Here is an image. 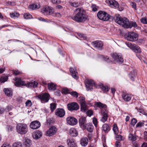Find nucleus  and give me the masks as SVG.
<instances>
[{
  "instance_id": "c03bdc74",
  "label": "nucleus",
  "mask_w": 147,
  "mask_h": 147,
  "mask_svg": "<svg viewBox=\"0 0 147 147\" xmlns=\"http://www.w3.org/2000/svg\"><path fill=\"white\" fill-rule=\"evenodd\" d=\"M10 16L12 18L15 17H18L19 16V14L18 13L16 12H14L10 13Z\"/></svg>"
},
{
  "instance_id": "4468645a",
  "label": "nucleus",
  "mask_w": 147,
  "mask_h": 147,
  "mask_svg": "<svg viewBox=\"0 0 147 147\" xmlns=\"http://www.w3.org/2000/svg\"><path fill=\"white\" fill-rule=\"evenodd\" d=\"M67 123L71 125H76L78 121L76 119L72 117H69L66 119Z\"/></svg>"
},
{
  "instance_id": "c85d7f7f",
  "label": "nucleus",
  "mask_w": 147,
  "mask_h": 147,
  "mask_svg": "<svg viewBox=\"0 0 147 147\" xmlns=\"http://www.w3.org/2000/svg\"><path fill=\"white\" fill-rule=\"evenodd\" d=\"M4 91L7 96H12V92L11 89L5 88L4 89Z\"/></svg>"
},
{
  "instance_id": "20e7f679",
  "label": "nucleus",
  "mask_w": 147,
  "mask_h": 147,
  "mask_svg": "<svg viewBox=\"0 0 147 147\" xmlns=\"http://www.w3.org/2000/svg\"><path fill=\"white\" fill-rule=\"evenodd\" d=\"M17 132L21 134H26L28 131L27 126L26 124L20 123L16 126Z\"/></svg>"
},
{
  "instance_id": "09e8293b",
  "label": "nucleus",
  "mask_w": 147,
  "mask_h": 147,
  "mask_svg": "<svg viewBox=\"0 0 147 147\" xmlns=\"http://www.w3.org/2000/svg\"><path fill=\"white\" fill-rule=\"evenodd\" d=\"M78 101L79 102L80 104L86 102L85 100V98L82 96L80 97L78 99Z\"/></svg>"
},
{
  "instance_id": "5fc2aeb1",
  "label": "nucleus",
  "mask_w": 147,
  "mask_h": 147,
  "mask_svg": "<svg viewBox=\"0 0 147 147\" xmlns=\"http://www.w3.org/2000/svg\"><path fill=\"white\" fill-rule=\"evenodd\" d=\"M12 73L14 75H18L22 74V72L20 71L16 70H13L12 71Z\"/></svg>"
},
{
  "instance_id": "4c0bfd02",
  "label": "nucleus",
  "mask_w": 147,
  "mask_h": 147,
  "mask_svg": "<svg viewBox=\"0 0 147 147\" xmlns=\"http://www.w3.org/2000/svg\"><path fill=\"white\" fill-rule=\"evenodd\" d=\"M133 50L136 53H140L141 52V50L139 46H135L133 47Z\"/></svg>"
},
{
  "instance_id": "a211bd4d",
  "label": "nucleus",
  "mask_w": 147,
  "mask_h": 147,
  "mask_svg": "<svg viewBox=\"0 0 147 147\" xmlns=\"http://www.w3.org/2000/svg\"><path fill=\"white\" fill-rule=\"evenodd\" d=\"M79 122L80 125L83 128L85 127V126L87 124L86 123V118L85 117H82L79 119Z\"/></svg>"
},
{
  "instance_id": "1a4fd4ad",
  "label": "nucleus",
  "mask_w": 147,
  "mask_h": 147,
  "mask_svg": "<svg viewBox=\"0 0 147 147\" xmlns=\"http://www.w3.org/2000/svg\"><path fill=\"white\" fill-rule=\"evenodd\" d=\"M57 129L54 126H51L46 132L47 135L49 136H51L54 135L57 132Z\"/></svg>"
},
{
  "instance_id": "dca6fc26",
  "label": "nucleus",
  "mask_w": 147,
  "mask_h": 147,
  "mask_svg": "<svg viewBox=\"0 0 147 147\" xmlns=\"http://www.w3.org/2000/svg\"><path fill=\"white\" fill-rule=\"evenodd\" d=\"M42 136V132L39 130H36L32 133V136L33 138L37 140L40 138Z\"/></svg>"
},
{
  "instance_id": "c9c22d12",
  "label": "nucleus",
  "mask_w": 147,
  "mask_h": 147,
  "mask_svg": "<svg viewBox=\"0 0 147 147\" xmlns=\"http://www.w3.org/2000/svg\"><path fill=\"white\" fill-rule=\"evenodd\" d=\"M51 12L52 13H51V15L53 16L59 17H60L61 16L60 13L55 12L53 9L52 10Z\"/></svg>"
},
{
  "instance_id": "39448f33",
  "label": "nucleus",
  "mask_w": 147,
  "mask_h": 147,
  "mask_svg": "<svg viewBox=\"0 0 147 147\" xmlns=\"http://www.w3.org/2000/svg\"><path fill=\"white\" fill-rule=\"evenodd\" d=\"M138 34L133 32H129L128 33L127 38V40L131 41H134L138 39Z\"/></svg>"
},
{
  "instance_id": "e2e57ef3",
  "label": "nucleus",
  "mask_w": 147,
  "mask_h": 147,
  "mask_svg": "<svg viewBox=\"0 0 147 147\" xmlns=\"http://www.w3.org/2000/svg\"><path fill=\"white\" fill-rule=\"evenodd\" d=\"M131 5L132 7L135 10H136V4L134 2H131Z\"/></svg>"
},
{
  "instance_id": "cd10ccee",
  "label": "nucleus",
  "mask_w": 147,
  "mask_h": 147,
  "mask_svg": "<svg viewBox=\"0 0 147 147\" xmlns=\"http://www.w3.org/2000/svg\"><path fill=\"white\" fill-rule=\"evenodd\" d=\"M88 139L86 138H82L80 141L81 145L84 146H86L88 144Z\"/></svg>"
},
{
  "instance_id": "338daca9",
  "label": "nucleus",
  "mask_w": 147,
  "mask_h": 147,
  "mask_svg": "<svg viewBox=\"0 0 147 147\" xmlns=\"http://www.w3.org/2000/svg\"><path fill=\"white\" fill-rule=\"evenodd\" d=\"M92 10L94 11H96L97 10V9L95 5H93L92 6Z\"/></svg>"
},
{
  "instance_id": "6ab92c4d",
  "label": "nucleus",
  "mask_w": 147,
  "mask_h": 147,
  "mask_svg": "<svg viewBox=\"0 0 147 147\" xmlns=\"http://www.w3.org/2000/svg\"><path fill=\"white\" fill-rule=\"evenodd\" d=\"M16 82L15 85L16 86H21L26 85V84L25 82L22 81L20 78H16Z\"/></svg>"
},
{
  "instance_id": "a878e982",
  "label": "nucleus",
  "mask_w": 147,
  "mask_h": 147,
  "mask_svg": "<svg viewBox=\"0 0 147 147\" xmlns=\"http://www.w3.org/2000/svg\"><path fill=\"white\" fill-rule=\"evenodd\" d=\"M109 3L110 5L112 7L117 8L119 7V5L118 3L115 1L112 0L109 1Z\"/></svg>"
},
{
  "instance_id": "f03ea898",
  "label": "nucleus",
  "mask_w": 147,
  "mask_h": 147,
  "mask_svg": "<svg viewBox=\"0 0 147 147\" xmlns=\"http://www.w3.org/2000/svg\"><path fill=\"white\" fill-rule=\"evenodd\" d=\"M115 20L116 23L124 28H128L129 26L128 20L126 18L121 17L119 15L116 16Z\"/></svg>"
},
{
  "instance_id": "393cba45",
  "label": "nucleus",
  "mask_w": 147,
  "mask_h": 147,
  "mask_svg": "<svg viewBox=\"0 0 147 147\" xmlns=\"http://www.w3.org/2000/svg\"><path fill=\"white\" fill-rule=\"evenodd\" d=\"M69 134L72 137H76L78 134V132L76 129L73 128H71L69 131Z\"/></svg>"
},
{
  "instance_id": "774afa93",
  "label": "nucleus",
  "mask_w": 147,
  "mask_h": 147,
  "mask_svg": "<svg viewBox=\"0 0 147 147\" xmlns=\"http://www.w3.org/2000/svg\"><path fill=\"white\" fill-rule=\"evenodd\" d=\"M115 145L117 147H120L121 143L119 141H116L115 142Z\"/></svg>"
},
{
  "instance_id": "a18cd8bd",
  "label": "nucleus",
  "mask_w": 147,
  "mask_h": 147,
  "mask_svg": "<svg viewBox=\"0 0 147 147\" xmlns=\"http://www.w3.org/2000/svg\"><path fill=\"white\" fill-rule=\"evenodd\" d=\"M69 94L74 97L77 98L78 96V94L76 91L70 92Z\"/></svg>"
},
{
  "instance_id": "69168bd1",
  "label": "nucleus",
  "mask_w": 147,
  "mask_h": 147,
  "mask_svg": "<svg viewBox=\"0 0 147 147\" xmlns=\"http://www.w3.org/2000/svg\"><path fill=\"white\" fill-rule=\"evenodd\" d=\"M10 145L8 143H4L1 147H11Z\"/></svg>"
},
{
  "instance_id": "603ef678",
  "label": "nucleus",
  "mask_w": 147,
  "mask_h": 147,
  "mask_svg": "<svg viewBox=\"0 0 147 147\" xmlns=\"http://www.w3.org/2000/svg\"><path fill=\"white\" fill-rule=\"evenodd\" d=\"M141 22L144 24H147V18H142L141 20Z\"/></svg>"
},
{
  "instance_id": "bf43d9fd",
  "label": "nucleus",
  "mask_w": 147,
  "mask_h": 147,
  "mask_svg": "<svg viewBox=\"0 0 147 147\" xmlns=\"http://www.w3.org/2000/svg\"><path fill=\"white\" fill-rule=\"evenodd\" d=\"M144 125V123L142 122H139V123H138L136 125V127H141L142 126H143Z\"/></svg>"
},
{
  "instance_id": "49530a36",
  "label": "nucleus",
  "mask_w": 147,
  "mask_h": 147,
  "mask_svg": "<svg viewBox=\"0 0 147 147\" xmlns=\"http://www.w3.org/2000/svg\"><path fill=\"white\" fill-rule=\"evenodd\" d=\"M129 27H128V28H131L132 27H136L137 26V24L135 22H129Z\"/></svg>"
},
{
  "instance_id": "680f3d73",
  "label": "nucleus",
  "mask_w": 147,
  "mask_h": 147,
  "mask_svg": "<svg viewBox=\"0 0 147 147\" xmlns=\"http://www.w3.org/2000/svg\"><path fill=\"white\" fill-rule=\"evenodd\" d=\"M12 107L11 106H8L5 109L6 111L7 112H8L12 110Z\"/></svg>"
},
{
  "instance_id": "052dcab7",
  "label": "nucleus",
  "mask_w": 147,
  "mask_h": 147,
  "mask_svg": "<svg viewBox=\"0 0 147 147\" xmlns=\"http://www.w3.org/2000/svg\"><path fill=\"white\" fill-rule=\"evenodd\" d=\"M78 35L80 38H83L84 40H85L86 38V36L82 34L79 33Z\"/></svg>"
},
{
  "instance_id": "aec40b11",
  "label": "nucleus",
  "mask_w": 147,
  "mask_h": 147,
  "mask_svg": "<svg viewBox=\"0 0 147 147\" xmlns=\"http://www.w3.org/2000/svg\"><path fill=\"white\" fill-rule=\"evenodd\" d=\"M67 142L69 147H77L76 143L73 139H68L67 140Z\"/></svg>"
},
{
  "instance_id": "f3484780",
  "label": "nucleus",
  "mask_w": 147,
  "mask_h": 147,
  "mask_svg": "<svg viewBox=\"0 0 147 147\" xmlns=\"http://www.w3.org/2000/svg\"><path fill=\"white\" fill-rule=\"evenodd\" d=\"M101 112L102 117L100 119V120L102 122L104 123L107 120L108 117L109 116L107 111V112H106L105 111H103V110H102Z\"/></svg>"
},
{
  "instance_id": "473e14b6",
  "label": "nucleus",
  "mask_w": 147,
  "mask_h": 147,
  "mask_svg": "<svg viewBox=\"0 0 147 147\" xmlns=\"http://www.w3.org/2000/svg\"><path fill=\"white\" fill-rule=\"evenodd\" d=\"M81 109L82 111L84 112L87 109V107L86 105V102L81 103Z\"/></svg>"
},
{
  "instance_id": "79ce46f5",
  "label": "nucleus",
  "mask_w": 147,
  "mask_h": 147,
  "mask_svg": "<svg viewBox=\"0 0 147 147\" xmlns=\"http://www.w3.org/2000/svg\"><path fill=\"white\" fill-rule=\"evenodd\" d=\"M56 107V104L55 103H52L50 104V109L51 112H53V111L55 109Z\"/></svg>"
},
{
  "instance_id": "7c9ffc66",
  "label": "nucleus",
  "mask_w": 147,
  "mask_h": 147,
  "mask_svg": "<svg viewBox=\"0 0 147 147\" xmlns=\"http://www.w3.org/2000/svg\"><path fill=\"white\" fill-rule=\"evenodd\" d=\"M102 128L103 130L105 133H107L110 129V127L109 125L107 124H104Z\"/></svg>"
},
{
  "instance_id": "ddd939ff",
  "label": "nucleus",
  "mask_w": 147,
  "mask_h": 147,
  "mask_svg": "<svg viewBox=\"0 0 147 147\" xmlns=\"http://www.w3.org/2000/svg\"><path fill=\"white\" fill-rule=\"evenodd\" d=\"M92 45L94 47L98 49H102L103 46V44L100 41H95L91 43Z\"/></svg>"
},
{
  "instance_id": "6e6d98bb",
  "label": "nucleus",
  "mask_w": 147,
  "mask_h": 147,
  "mask_svg": "<svg viewBox=\"0 0 147 147\" xmlns=\"http://www.w3.org/2000/svg\"><path fill=\"white\" fill-rule=\"evenodd\" d=\"M26 106L30 107L32 105V102L31 100H28L25 103Z\"/></svg>"
},
{
  "instance_id": "b1692460",
  "label": "nucleus",
  "mask_w": 147,
  "mask_h": 147,
  "mask_svg": "<svg viewBox=\"0 0 147 147\" xmlns=\"http://www.w3.org/2000/svg\"><path fill=\"white\" fill-rule=\"evenodd\" d=\"M48 89L50 91H54L56 90L57 85L53 83H48Z\"/></svg>"
},
{
  "instance_id": "f704fd0d",
  "label": "nucleus",
  "mask_w": 147,
  "mask_h": 147,
  "mask_svg": "<svg viewBox=\"0 0 147 147\" xmlns=\"http://www.w3.org/2000/svg\"><path fill=\"white\" fill-rule=\"evenodd\" d=\"M12 147H22V145L20 142H16L13 144Z\"/></svg>"
},
{
  "instance_id": "9b49d317",
  "label": "nucleus",
  "mask_w": 147,
  "mask_h": 147,
  "mask_svg": "<svg viewBox=\"0 0 147 147\" xmlns=\"http://www.w3.org/2000/svg\"><path fill=\"white\" fill-rule=\"evenodd\" d=\"M52 9L53 8L51 7L45 6L42 8L41 11L45 15H51Z\"/></svg>"
},
{
  "instance_id": "37998d69",
  "label": "nucleus",
  "mask_w": 147,
  "mask_h": 147,
  "mask_svg": "<svg viewBox=\"0 0 147 147\" xmlns=\"http://www.w3.org/2000/svg\"><path fill=\"white\" fill-rule=\"evenodd\" d=\"M100 87L102 88V90L105 92H107L109 89V88L108 87H106L104 86L102 84H101L100 85Z\"/></svg>"
},
{
  "instance_id": "e433bc0d",
  "label": "nucleus",
  "mask_w": 147,
  "mask_h": 147,
  "mask_svg": "<svg viewBox=\"0 0 147 147\" xmlns=\"http://www.w3.org/2000/svg\"><path fill=\"white\" fill-rule=\"evenodd\" d=\"M128 138L129 140L133 141H135L136 139V136L131 134H129Z\"/></svg>"
},
{
  "instance_id": "13d9d810",
  "label": "nucleus",
  "mask_w": 147,
  "mask_h": 147,
  "mask_svg": "<svg viewBox=\"0 0 147 147\" xmlns=\"http://www.w3.org/2000/svg\"><path fill=\"white\" fill-rule=\"evenodd\" d=\"M93 122L95 127H96L98 123L97 119L95 118H94L93 119Z\"/></svg>"
},
{
  "instance_id": "72a5a7b5",
  "label": "nucleus",
  "mask_w": 147,
  "mask_h": 147,
  "mask_svg": "<svg viewBox=\"0 0 147 147\" xmlns=\"http://www.w3.org/2000/svg\"><path fill=\"white\" fill-rule=\"evenodd\" d=\"M24 145L25 147H30L32 145L31 140L29 139H26L24 142Z\"/></svg>"
},
{
  "instance_id": "a19ab883",
  "label": "nucleus",
  "mask_w": 147,
  "mask_h": 147,
  "mask_svg": "<svg viewBox=\"0 0 147 147\" xmlns=\"http://www.w3.org/2000/svg\"><path fill=\"white\" fill-rule=\"evenodd\" d=\"M69 3L70 5L72 7H78L79 5V3L77 2H70Z\"/></svg>"
},
{
  "instance_id": "f8f14e48",
  "label": "nucleus",
  "mask_w": 147,
  "mask_h": 147,
  "mask_svg": "<svg viewBox=\"0 0 147 147\" xmlns=\"http://www.w3.org/2000/svg\"><path fill=\"white\" fill-rule=\"evenodd\" d=\"M40 126V122L37 120L32 122L30 125V127L32 129H35L39 128Z\"/></svg>"
},
{
  "instance_id": "412c9836",
  "label": "nucleus",
  "mask_w": 147,
  "mask_h": 147,
  "mask_svg": "<svg viewBox=\"0 0 147 147\" xmlns=\"http://www.w3.org/2000/svg\"><path fill=\"white\" fill-rule=\"evenodd\" d=\"M95 105L97 107H99L102 110H103V111H105L107 112V107L105 105L102 104L100 102H96L95 103Z\"/></svg>"
},
{
  "instance_id": "9d476101",
  "label": "nucleus",
  "mask_w": 147,
  "mask_h": 147,
  "mask_svg": "<svg viewBox=\"0 0 147 147\" xmlns=\"http://www.w3.org/2000/svg\"><path fill=\"white\" fill-rule=\"evenodd\" d=\"M87 90H88L93 89V87H95V83L93 80H88L86 83Z\"/></svg>"
},
{
  "instance_id": "3c124183",
  "label": "nucleus",
  "mask_w": 147,
  "mask_h": 147,
  "mask_svg": "<svg viewBox=\"0 0 147 147\" xmlns=\"http://www.w3.org/2000/svg\"><path fill=\"white\" fill-rule=\"evenodd\" d=\"M100 56L101 58H103L104 60L108 62H109L110 61L109 57L108 56H106V57H105L102 55H100Z\"/></svg>"
},
{
  "instance_id": "f257e3e1",
  "label": "nucleus",
  "mask_w": 147,
  "mask_h": 147,
  "mask_svg": "<svg viewBox=\"0 0 147 147\" xmlns=\"http://www.w3.org/2000/svg\"><path fill=\"white\" fill-rule=\"evenodd\" d=\"M75 16L72 17V19L78 22H83L88 20V16L85 10L82 8H78L74 11Z\"/></svg>"
},
{
  "instance_id": "c756f323",
  "label": "nucleus",
  "mask_w": 147,
  "mask_h": 147,
  "mask_svg": "<svg viewBox=\"0 0 147 147\" xmlns=\"http://www.w3.org/2000/svg\"><path fill=\"white\" fill-rule=\"evenodd\" d=\"M86 127L83 129H86L89 132H92L93 131V126L92 124H87L85 126Z\"/></svg>"
},
{
  "instance_id": "0e129e2a",
  "label": "nucleus",
  "mask_w": 147,
  "mask_h": 147,
  "mask_svg": "<svg viewBox=\"0 0 147 147\" xmlns=\"http://www.w3.org/2000/svg\"><path fill=\"white\" fill-rule=\"evenodd\" d=\"M88 115L90 116L93 114V111L91 110H89L87 112Z\"/></svg>"
},
{
  "instance_id": "2eb2a0df",
  "label": "nucleus",
  "mask_w": 147,
  "mask_h": 147,
  "mask_svg": "<svg viewBox=\"0 0 147 147\" xmlns=\"http://www.w3.org/2000/svg\"><path fill=\"white\" fill-rule=\"evenodd\" d=\"M55 115L60 117H63L65 115V111L62 109H57L55 112Z\"/></svg>"
},
{
  "instance_id": "423d86ee",
  "label": "nucleus",
  "mask_w": 147,
  "mask_h": 147,
  "mask_svg": "<svg viewBox=\"0 0 147 147\" xmlns=\"http://www.w3.org/2000/svg\"><path fill=\"white\" fill-rule=\"evenodd\" d=\"M112 57L115 61L119 63H121L123 61V59L121 54L113 53Z\"/></svg>"
},
{
  "instance_id": "4be33fe9",
  "label": "nucleus",
  "mask_w": 147,
  "mask_h": 147,
  "mask_svg": "<svg viewBox=\"0 0 147 147\" xmlns=\"http://www.w3.org/2000/svg\"><path fill=\"white\" fill-rule=\"evenodd\" d=\"M122 97L125 101L127 102L131 100L132 96L131 95L123 92L122 95Z\"/></svg>"
},
{
  "instance_id": "0eeeda50",
  "label": "nucleus",
  "mask_w": 147,
  "mask_h": 147,
  "mask_svg": "<svg viewBox=\"0 0 147 147\" xmlns=\"http://www.w3.org/2000/svg\"><path fill=\"white\" fill-rule=\"evenodd\" d=\"M38 96L42 102L45 103L48 102L49 99L50 95L49 94L45 93L42 94Z\"/></svg>"
},
{
  "instance_id": "864d4df0",
  "label": "nucleus",
  "mask_w": 147,
  "mask_h": 147,
  "mask_svg": "<svg viewBox=\"0 0 147 147\" xmlns=\"http://www.w3.org/2000/svg\"><path fill=\"white\" fill-rule=\"evenodd\" d=\"M137 122V120L134 118H133L131 120V125H134Z\"/></svg>"
},
{
  "instance_id": "8fccbe9b",
  "label": "nucleus",
  "mask_w": 147,
  "mask_h": 147,
  "mask_svg": "<svg viewBox=\"0 0 147 147\" xmlns=\"http://www.w3.org/2000/svg\"><path fill=\"white\" fill-rule=\"evenodd\" d=\"M24 17L26 19H29L32 18V16L29 13H25L24 15Z\"/></svg>"
},
{
  "instance_id": "2f4dec72",
  "label": "nucleus",
  "mask_w": 147,
  "mask_h": 147,
  "mask_svg": "<svg viewBox=\"0 0 147 147\" xmlns=\"http://www.w3.org/2000/svg\"><path fill=\"white\" fill-rule=\"evenodd\" d=\"M27 85L30 87H33L36 88L37 87L38 83L37 82L34 81L30 82H28L27 84Z\"/></svg>"
},
{
  "instance_id": "58836bf2",
  "label": "nucleus",
  "mask_w": 147,
  "mask_h": 147,
  "mask_svg": "<svg viewBox=\"0 0 147 147\" xmlns=\"http://www.w3.org/2000/svg\"><path fill=\"white\" fill-rule=\"evenodd\" d=\"M113 131L114 132V133L115 134H118L119 131L117 127V126L116 124H115L113 125Z\"/></svg>"
},
{
  "instance_id": "bb28decb",
  "label": "nucleus",
  "mask_w": 147,
  "mask_h": 147,
  "mask_svg": "<svg viewBox=\"0 0 147 147\" xmlns=\"http://www.w3.org/2000/svg\"><path fill=\"white\" fill-rule=\"evenodd\" d=\"M40 7V5L37 3H35L34 4H32L29 6L28 8L31 10L35 9H38Z\"/></svg>"
},
{
  "instance_id": "de8ad7c7",
  "label": "nucleus",
  "mask_w": 147,
  "mask_h": 147,
  "mask_svg": "<svg viewBox=\"0 0 147 147\" xmlns=\"http://www.w3.org/2000/svg\"><path fill=\"white\" fill-rule=\"evenodd\" d=\"M8 78L7 76L2 77L0 79V81L1 83H4L7 81Z\"/></svg>"
},
{
  "instance_id": "7ed1b4c3",
  "label": "nucleus",
  "mask_w": 147,
  "mask_h": 147,
  "mask_svg": "<svg viewBox=\"0 0 147 147\" xmlns=\"http://www.w3.org/2000/svg\"><path fill=\"white\" fill-rule=\"evenodd\" d=\"M97 16L100 20L104 21H109L110 22L113 19V17L104 11H99L97 13Z\"/></svg>"
},
{
  "instance_id": "5701e85b",
  "label": "nucleus",
  "mask_w": 147,
  "mask_h": 147,
  "mask_svg": "<svg viewBox=\"0 0 147 147\" xmlns=\"http://www.w3.org/2000/svg\"><path fill=\"white\" fill-rule=\"evenodd\" d=\"M70 71L71 73V75L72 77L74 78L77 79L78 78L77 76L78 72H77L76 69L71 68L70 69Z\"/></svg>"
},
{
  "instance_id": "ea45409f",
  "label": "nucleus",
  "mask_w": 147,
  "mask_h": 147,
  "mask_svg": "<svg viewBox=\"0 0 147 147\" xmlns=\"http://www.w3.org/2000/svg\"><path fill=\"white\" fill-rule=\"evenodd\" d=\"M135 76V74L134 71L131 72L129 75L130 78L133 81L134 80V78Z\"/></svg>"
},
{
  "instance_id": "4d7b16f0",
  "label": "nucleus",
  "mask_w": 147,
  "mask_h": 147,
  "mask_svg": "<svg viewBox=\"0 0 147 147\" xmlns=\"http://www.w3.org/2000/svg\"><path fill=\"white\" fill-rule=\"evenodd\" d=\"M116 140H117L121 141L122 140V137L120 135H117L116 136Z\"/></svg>"
},
{
  "instance_id": "6e6552de",
  "label": "nucleus",
  "mask_w": 147,
  "mask_h": 147,
  "mask_svg": "<svg viewBox=\"0 0 147 147\" xmlns=\"http://www.w3.org/2000/svg\"><path fill=\"white\" fill-rule=\"evenodd\" d=\"M67 108L70 111L77 110L79 108V106L76 102L70 103L67 105Z\"/></svg>"
}]
</instances>
